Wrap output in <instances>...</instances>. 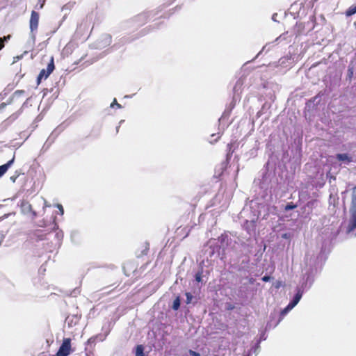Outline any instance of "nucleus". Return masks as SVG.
<instances>
[{"mask_svg":"<svg viewBox=\"0 0 356 356\" xmlns=\"http://www.w3.org/2000/svg\"><path fill=\"white\" fill-rule=\"evenodd\" d=\"M350 218L347 227V233L350 236H356V186L351 193V202L349 209Z\"/></svg>","mask_w":356,"mask_h":356,"instance_id":"f257e3e1","label":"nucleus"},{"mask_svg":"<svg viewBox=\"0 0 356 356\" xmlns=\"http://www.w3.org/2000/svg\"><path fill=\"white\" fill-rule=\"evenodd\" d=\"M39 22V15L35 11L33 10L30 19V30H31V38L32 42L34 43L35 40V31L37 30Z\"/></svg>","mask_w":356,"mask_h":356,"instance_id":"f03ea898","label":"nucleus"},{"mask_svg":"<svg viewBox=\"0 0 356 356\" xmlns=\"http://www.w3.org/2000/svg\"><path fill=\"white\" fill-rule=\"evenodd\" d=\"M54 69H55V66H54V58L51 57L50 59V62L47 65V68L42 69L40 71V72L37 78L38 84L40 83L42 79H47L49 76V75L53 72Z\"/></svg>","mask_w":356,"mask_h":356,"instance_id":"7ed1b4c3","label":"nucleus"},{"mask_svg":"<svg viewBox=\"0 0 356 356\" xmlns=\"http://www.w3.org/2000/svg\"><path fill=\"white\" fill-rule=\"evenodd\" d=\"M71 353V339L65 338L56 356H68Z\"/></svg>","mask_w":356,"mask_h":356,"instance_id":"20e7f679","label":"nucleus"},{"mask_svg":"<svg viewBox=\"0 0 356 356\" xmlns=\"http://www.w3.org/2000/svg\"><path fill=\"white\" fill-rule=\"evenodd\" d=\"M24 94V91L22 90H17L15 91L13 95L11 96V97L10 98L9 101H8L7 102H3V103H1V105H0V111L3 109L7 105H9V104H15L17 103V106L18 107L20 104L22 103V100H19L21 96Z\"/></svg>","mask_w":356,"mask_h":356,"instance_id":"39448f33","label":"nucleus"},{"mask_svg":"<svg viewBox=\"0 0 356 356\" xmlns=\"http://www.w3.org/2000/svg\"><path fill=\"white\" fill-rule=\"evenodd\" d=\"M256 220L257 218L253 216L250 220H245L243 225L244 228L247 230L250 236L254 233Z\"/></svg>","mask_w":356,"mask_h":356,"instance_id":"423d86ee","label":"nucleus"},{"mask_svg":"<svg viewBox=\"0 0 356 356\" xmlns=\"http://www.w3.org/2000/svg\"><path fill=\"white\" fill-rule=\"evenodd\" d=\"M21 210L22 212L24 214H28L29 213H31L33 214V218L36 216V213L33 211H32L31 205L26 201H22L21 202Z\"/></svg>","mask_w":356,"mask_h":356,"instance_id":"0eeeda50","label":"nucleus"},{"mask_svg":"<svg viewBox=\"0 0 356 356\" xmlns=\"http://www.w3.org/2000/svg\"><path fill=\"white\" fill-rule=\"evenodd\" d=\"M102 44L100 42L97 44L98 48H104L108 46L111 43V37L108 34L103 35L102 36Z\"/></svg>","mask_w":356,"mask_h":356,"instance_id":"6e6552de","label":"nucleus"},{"mask_svg":"<svg viewBox=\"0 0 356 356\" xmlns=\"http://www.w3.org/2000/svg\"><path fill=\"white\" fill-rule=\"evenodd\" d=\"M15 161V155L13 156V159L8 161L6 164H3L0 166V177H1L10 168V166L13 164Z\"/></svg>","mask_w":356,"mask_h":356,"instance_id":"1a4fd4ad","label":"nucleus"},{"mask_svg":"<svg viewBox=\"0 0 356 356\" xmlns=\"http://www.w3.org/2000/svg\"><path fill=\"white\" fill-rule=\"evenodd\" d=\"M302 296V291L300 289H298L296 294L294 296L292 301H291L289 303L291 305L292 307H296Z\"/></svg>","mask_w":356,"mask_h":356,"instance_id":"9d476101","label":"nucleus"},{"mask_svg":"<svg viewBox=\"0 0 356 356\" xmlns=\"http://www.w3.org/2000/svg\"><path fill=\"white\" fill-rule=\"evenodd\" d=\"M337 159L346 164H348L352 161V158L348 156V154H337Z\"/></svg>","mask_w":356,"mask_h":356,"instance_id":"9b49d317","label":"nucleus"},{"mask_svg":"<svg viewBox=\"0 0 356 356\" xmlns=\"http://www.w3.org/2000/svg\"><path fill=\"white\" fill-rule=\"evenodd\" d=\"M136 356H145L144 347L143 345H138L136 348Z\"/></svg>","mask_w":356,"mask_h":356,"instance_id":"f8f14e48","label":"nucleus"},{"mask_svg":"<svg viewBox=\"0 0 356 356\" xmlns=\"http://www.w3.org/2000/svg\"><path fill=\"white\" fill-rule=\"evenodd\" d=\"M294 307H292L290 303L281 312V316L284 317L286 314L291 311Z\"/></svg>","mask_w":356,"mask_h":356,"instance_id":"ddd939ff","label":"nucleus"},{"mask_svg":"<svg viewBox=\"0 0 356 356\" xmlns=\"http://www.w3.org/2000/svg\"><path fill=\"white\" fill-rule=\"evenodd\" d=\"M294 307H292L290 303L281 312V316L284 317L286 314L291 311Z\"/></svg>","mask_w":356,"mask_h":356,"instance_id":"4468645a","label":"nucleus"},{"mask_svg":"<svg viewBox=\"0 0 356 356\" xmlns=\"http://www.w3.org/2000/svg\"><path fill=\"white\" fill-rule=\"evenodd\" d=\"M356 13V6L350 7L346 12L347 16H351Z\"/></svg>","mask_w":356,"mask_h":356,"instance_id":"2eb2a0df","label":"nucleus"},{"mask_svg":"<svg viewBox=\"0 0 356 356\" xmlns=\"http://www.w3.org/2000/svg\"><path fill=\"white\" fill-rule=\"evenodd\" d=\"M180 306V299L179 297H177L176 299L173 302L172 309L174 310H177Z\"/></svg>","mask_w":356,"mask_h":356,"instance_id":"dca6fc26","label":"nucleus"},{"mask_svg":"<svg viewBox=\"0 0 356 356\" xmlns=\"http://www.w3.org/2000/svg\"><path fill=\"white\" fill-rule=\"evenodd\" d=\"M110 107H111V108H115V107H116V108H122V106H121L120 104H118V103L117 102V100H116V99L115 98V99H113V102L111 104Z\"/></svg>","mask_w":356,"mask_h":356,"instance_id":"f3484780","label":"nucleus"},{"mask_svg":"<svg viewBox=\"0 0 356 356\" xmlns=\"http://www.w3.org/2000/svg\"><path fill=\"white\" fill-rule=\"evenodd\" d=\"M186 304H190L192 301L193 296L190 293H186Z\"/></svg>","mask_w":356,"mask_h":356,"instance_id":"a211bd4d","label":"nucleus"},{"mask_svg":"<svg viewBox=\"0 0 356 356\" xmlns=\"http://www.w3.org/2000/svg\"><path fill=\"white\" fill-rule=\"evenodd\" d=\"M296 207V206L292 203H290V204H288L286 207H285V210L286 211H289V210H291V209H293Z\"/></svg>","mask_w":356,"mask_h":356,"instance_id":"6ab92c4d","label":"nucleus"},{"mask_svg":"<svg viewBox=\"0 0 356 356\" xmlns=\"http://www.w3.org/2000/svg\"><path fill=\"white\" fill-rule=\"evenodd\" d=\"M56 207L58 209V210H59V213H60V215H63V213H64V209H63V206H62L61 204H57L56 205Z\"/></svg>","mask_w":356,"mask_h":356,"instance_id":"aec40b11","label":"nucleus"},{"mask_svg":"<svg viewBox=\"0 0 356 356\" xmlns=\"http://www.w3.org/2000/svg\"><path fill=\"white\" fill-rule=\"evenodd\" d=\"M15 213H6L2 216L0 217V222H1L2 220H3L4 219L7 218L8 216H10V215H15Z\"/></svg>","mask_w":356,"mask_h":356,"instance_id":"412c9836","label":"nucleus"},{"mask_svg":"<svg viewBox=\"0 0 356 356\" xmlns=\"http://www.w3.org/2000/svg\"><path fill=\"white\" fill-rule=\"evenodd\" d=\"M188 353H189L190 356H200V354L199 353H197L192 350H190L188 351Z\"/></svg>","mask_w":356,"mask_h":356,"instance_id":"4be33fe9","label":"nucleus"},{"mask_svg":"<svg viewBox=\"0 0 356 356\" xmlns=\"http://www.w3.org/2000/svg\"><path fill=\"white\" fill-rule=\"evenodd\" d=\"M10 38V35H8L7 36H5L3 38H1V40L3 42V43L6 41H8Z\"/></svg>","mask_w":356,"mask_h":356,"instance_id":"5701e85b","label":"nucleus"},{"mask_svg":"<svg viewBox=\"0 0 356 356\" xmlns=\"http://www.w3.org/2000/svg\"><path fill=\"white\" fill-rule=\"evenodd\" d=\"M259 348V346L257 345L255 347L252 348L253 352L257 355L258 353V349Z\"/></svg>","mask_w":356,"mask_h":356,"instance_id":"b1692460","label":"nucleus"},{"mask_svg":"<svg viewBox=\"0 0 356 356\" xmlns=\"http://www.w3.org/2000/svg\"><path fill=\"white\" fill-rule=\"evenodd\" d=\"M44 1H45L44 0H39V3L40 4L39 8L41 9L43 8Z\"/></svg>","mask_w":356,"mask_h":356,"instance_id":"393cba45","label":"nucleus"},{"mask_svg":"<svg viewBox=\"0 0 356 356\" xmlns=\"http://www.w3.org/2000/svg\"><path fill=\"white\" fill-rule=\"evenodd\" d=\"M195 280L197 281V282H200L201 281V275L200 273H197L196 275H195Z\"/></svg>","mask_w":356,"mask_h":356,"instance_id":"a878e982","label":"nucleus"},{"mask_svg":"<svg viewBox=\"0 0 356 356\" xmlns=\"http://www.w3.org/2000/svg\"><path fill=\"white\" fill-rule=\"evenodd\" d=\"M270 277L269 276H264L262 277V280L264 282H268L270 280Z\"/></svg>","mask_w":356,"mask_h":356,"instance_id":"bb28decb","label":"nucleus"},{"mask_svg":"<svg viewBox=\"0 0 356 356\" xmlns=\"http://www.w3.org/2000/svg\"><path fill=\"white\" fill-rule=\"evenodd\" d=\"M70 47H71V45L70 44H67L65 46V47L64 48L63 51L64 52L67 51L70 49Z\"/></svg>","mask_w":356,"mask_h":356,"instance_id":"cd10ccee","label":"nucleus"},{"mask_svg":"<svg viewBox=\"0 0 356 356\" xmlns=\"http://www.w3.org/2000/svg\"><path fill=\"white\" fill-rule=\"evenodd\" d=\"M282 238H285V239H287V238H289V234H287V233L283 234L282 235Z\"/></svg>","mask_w":356,"mask_h":356,"instance_id":"c85d7f7f","label":"nucleus"},{"mask_svg":"<svg viewBox=\"0 0 356 356\" xmlns=\"http://www.w3.org/2000/svg\"><path fill=\"white\" fill-rule=\"evenodd\" d=\"M17 178V176H12L10 177V180L13 181V182H15L16 181V179Z\"/></svg>","mask_w":356,"mask_h":356,"instance_id":"c756f323","label":"nucleus"},{"mask_svg":"<svg viewBox=\"0 0 356 356\" xmlns=\"http://www.w3.org/2000/svg\"><path fill=\"white\" fill-rule=\"evenodd\" d=\"M248 211V209H244L243 210V211L241 213V215L243 216V215L245 214V213H247Z\"/></svg>","mask_w":356,"mask_h":356,"instance_id":"7c9ffc66","label":"nucleus"},{"mask_svg":"<svg viewBox=\"0 0 356 356\" xmlns=\"http://www.w3.org/2000/svg\"><path fill=\"white\" fill-rule=\"evenodd\" d=\"M44 201V207H49V205H48V204L47 203L46 200H43Z\"/></svg>","mask_w":356,"mask_h":356,"instance_id":"2f4dec72","label":"nucleus"},{"mask_svg":"<svg viewBox=\"0 0 356 356\" xmlns=\"http://www.w3.org/2000/svg\"><path fill=\"white\" fill-rule=\"evenodd\" d=\"M227 238V237L226 236H221V240H222V241H225V238Z\"/></svg>","mask_w":356,"mask_h":356,"instance_id":"473e14b6","label":"nucleus"},{"mask_svg":"<svg viewBox=\"0 0 356 356\" xmlns=\"http://www.w3.org/2000/svg\"><path fill=\"white\" fill-rule=\"evenodd\" d=\"M14 58H15V60H13V63H15V62H16V60H17L18 59H19V58H20V57H19V56H17V57Z\"/></svg>","mask_w":356,"mask_h":356,"instance_id":"72a5a7b5","label":"nucleus"},{"mask_svg":"<svg viewBox=\"0 0 356 356\" xmlns=\"http://www.w3.org/2000/svg\"><path fill=\"white\" fill-rule=\"evenodd\" d=\"M14 58H15V60H13V63H15V62H16V60H17L18 59H19V58H20V57H19V56H17V57Z\"/></svg>","mask_w":356,"mask_h":356,"instance_id":"f704fd0d","label":"nucleus"},{"mask_svg":"<svg viewBox=\"0 0 356 356\" xmlns=\"http://www.w3.org/2000/svg\"><path fill=\"white\" fill-rule=\"evenodd\" d=\"M14 58H15V60H13V63H15V62H16V60H17L18 59H19V58H20V57H19V56H17V57Z\"/></svg>","mask_w":356,"mask_h":356,"instance_id":"c9c22d12","label":"nucleus"},{"mask_svg":"<svg viewBox=\"0 0 356 356\" xmlns=\"http://www.w3.org/2000/svg\"><path fill=\"white\" fill-rule=\"evenodd\" d=\"M14 58H15V60H13V63H15V62H16V60H17L18 59H19V58H20V57H19V56H17V57Z\"/></svg>","mask_w":356,"mask_h":356,"instance_id":"e433bc0d","label":"nucleus"},{"mask_svg":"<svg viewBox=\"0 0 356 356\" xmlns=\"http://www.w3.org/2000/svg\"><path fill=\"white\" fill-rule=\"evenodd\" d=\"M275 15H277L275 14V15H273V19H274V20L275 19Z\"/></svg>","mask_w":356,"mask_h":356,"instance_id":"4c0bfd02","label":"nucleus"},{"mask_svg":"<svg viewBox=\"0 0 356 356\" xmlns=\"http://www.w3.org/2000/svg\"><path fill=\"white\" fill-rule=\"evenodd\" d=\"M228 147L229 149V151H231V145H228Z\"/></svg>","mask_w":356,"mask_h":356,"instance_id":"58836bf2","label":"nucleus"}]
</instances>
